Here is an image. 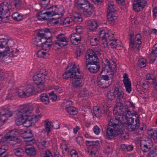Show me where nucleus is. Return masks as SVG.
<instances>
[{"label": "nucleus", "instance_id": "obj_18", "mask_svg": "<svg viewBox=\"0 0 157 157\" xmlns=\"http://www.w3.org/2000/svg\"><path fill=\"white\" fill-rule=\"evenodd\" d=\"M75 4L82 10L87 8L90 4L88 0H75Z\"/></svg>", "mask_w": 157, "mask_h": 157}, {"label": "nucleus", "instance_id": "obj_20", "mask_svg": "<svg viewBox=\"0 0 157 157\" xmlns=\"http://www.w3.org/2000/svg\"><path fill=\"white\" fill-rule=\"evenodd\" d=\"M109 42H110V45L112 48H115L117 49H121L122 44L119 40L114 39L113 38Z\"/></svg>", "mask_w": 157, "mask_h": 157}, {"label": "nucleus", "instance_id": "obj_9", "mask_svg": "<svg viewBox=\"0 0 157 157\" xmlns=\"http://www.w3.org/2000/svg\"><path fill=\"white\" fill-rule=\"evenodd\" d=\"M85 58L86 62V64H90L99 62L95 53L91 50L87 51L86 54Z\"/></svg>", "mask_w": 157, "mask_h": 157}, {"label": "nucleus", "instance_id": "obj_8", "mask_svg": "<svg viewBox=\"0 0 157 157\" xmlns=\"http://www.w3.org/2000/svg\"><path fill=\"white\" fill-rule=\"evenodd\" d=\"M56 38L57 40L52 43L54 46L63 47L67 45L68 39L65 37L64 34L61 33L58 34L56 36Z\"/></svg>", "mask_w": 157, "mask_h": 157}, {"label": "nucleus", "instance_id": "obj_30", "mask_svg": "<svg viewBox=\"0 0 157 157\" xmlns=\"http://www.w3.org/2000/svg\"><path fill=\"white\" fill-rule=\"evenodd\" d=\"M9 5L7 2H3L0 4V15H2L6 12L9 11Z\"/></svg>", "mask_w": 157, "mask_h": 157}, {"label": "nucleus", "instance_id": "obj_4", "mask_svg": "<svg viewBox=\"0 0 157 157\" xmlns=\"http://www.w3.org/2000/svg\"><path fill=\"white\" fill-rule=\"evenodd\" d=\"M47 75L48 73L46 71L44 72L41 71L33 76V79L34 81H36L35 83L37 85V89L38 92H42L44 89L45 77Z\"/></svg>", "mask_w": 157, "mask_h": 157}, {"label": "nucleus", "instance_id": "obj_35", "mask_svg": "<svg viewBox=\"0 0 157 157\" xmlns=\"http://www.w3.org/2000/svg\"><path fill=\"white\" fill-rule=\"evenodd\" d=\"M16 130H12L10 131L5 136L6 140H12L13 138H14L16 136Z\"/></svg>", "mask_w": 157, "mask_h": 157}, {"label": "nucleus", "instance_id": "obj_57", "mask_svg": "<svg viewBox=\"0 0 157 157\" xmlns=\"http://www.w3.org/2000/svg\"><path fill=\"white\" fill-rule=\"evenodd\" d=\"M23 0H14V4L15 7H19L22 3Z\"/></svg>", "mask_w": 157, "mask_h": 157}, {"label": "nucleus", "instance_id": "obj_27", "mask_svg": "<svg viewBox=\"0 0 157 157\" xmlns=\"http://www.w3.org/2000/svg\"><path fill=\"white\" fill-rule=\"evenodd\" d=\"M48 13V11L45 10H42L37 15V17L38 20H48L49 18L48 17H49L47 14Z\"/></svg>", "mask_w": 157, "mask_h": 157}, {"label": "nucleus", "instance_id": "obj_45", "mask_svg": "<svg viewBox=\"0 0 157 157\" xmlns=\"http://www.w3.org/2000/svg\"><path fill=\"white\" fill-rule=\"evenodd\" d=\"M86 143L87 146H93L94 147H92V148H97L96 146H98L99 144V142L98 141H86Z\"/></svg>", "mask_w": 157, "mask_h": 157}, {"label": "nucleus", "instance_id": "obj_37", "mask_svg": "<svg viewBox=\"0 0 157 157\" xmlns=\"http://www.w3.org/2000/svg\"><path fill=\"white\" fill-rule=\"evenodd\" d=\"M7 148L5 145H3L0 147V157H10L6 154V150Z\"/></svg>", "mask_w": 157, "mask_h": 157}, {"label": "nucleus", "instance_id": "obj_47", "mask_svg": "<svg viewBox=\"0 0 157 157\" xmlns=\"http://www.w3.org/2000/svg\"><path fill=\"white\" fill-rule=\"evenodd\" d=\"M101 113V110H100V108L97 107H95L93 109V117L95 116L97 117H99L100 116V114Z\"/></svg>", "mask_w": 157, "mask_h": 157}, {"label": "nucleus", "instance_id": "obj_50", "mask_svg": "<svg viewBox=\"0 0 157 157\" xmlns=\"http://www.w3.org/2000/svg\"><path fill=\"white\" fill-rule=\"evenodd\" d=\"M52 9L51 11H48L47 13L48 14L49 16V17H52L55 15V6H51L50 7L47 9V10H51Z\"/></svg>", "mask_w": 157, "mask_h": 157}, {"label": "nucleus", "instance_id": "obj_1", "mask_svg": "<svg viewBox=\"0 0 157 157\" xmlns=\"http://www.w3.org/2000/svg\"><path fill=\"white\" fill-rule=\"evenodd\" d=\"M80 74L79 69L74 64L70 69L63 74V78L66 79L69 78H72V82L73 86L81 87L83 83L81 79L82 77L81 75H79Z\"/></svg>", "mask_w": 157, "mask_h": 157}, {"label": "nucleus", "instance_id": "obj_44", "mask_svg": "<svg viewBox=\"0 0 157 157\" xmlns=\"http://www.w3.org/2000/svg\"><path fill=\"white\" fill-rule=\"evenodd\" d=\"M21 136L24 139L29 138H32L33 135L31 131L30 130H29L25 131L21 135Z\"/></svg>", "mask_w": 157, "mask_h": 157}, {"label": "nucleus", "instance_id": "obj_42", "mask_svg": "<svg viewBox=\"0 0 157 157\" xmlns=\"http://www.w3.org/2000/svg\"><path fill=\"white\" fill-rule=\"evenodd\" d=\"M84 47L83 46H79L78 47L76 50V54L77 57L78 58V57L82 55L84 50Z\"/></svg>", "mask_w": 157, "mask_h": 157}, {"label": "nucleus", "instance_id": "obj_43", "mask_svg": "<svg viewBox=\"0 0 157 157\" xmlns=\"http://www.w3.org/2000/svg\"><path fill=\"white\" fill-rule=\"evenodd\" d=\"M66 109L67 112L72 115H75L77 113L76 109L74 107L72 106L67 107Z\"/></svg>", "mask_w": 157, "mask_h": 157}, {"label": "nucleus", "instance_id": "obj_3", "mask_svg": "<svg viewBox=\"0 0 157 157\" xmlns=\"http://www.w3.org/2000/svg\"><path fill=\"white\" fill-rule=\"evenodd\" d=\"M28 110L25 113V120L24 125L26 127H29L32 125L33 123H34L38 121L39 118L41 117L40 114L37 115H33L31 116L30 114L32 112L33 109L32 105H29Z\"/></svg>", "mask_w": 157, "mask_h": 157}, {"label": "nucleus", "instance_id": "obj_61", "mask_svg": "<svg viewBox=\"0 0 157 157\" xmlns=\"http://www.w3.org/2000/svg\"><path fill=\"white\" fill-rule=\"evenodd\" d=\"M76 140L79 144L81 145L82 144L83 138L82 137L80 136H78L77 137Z\"/></svg>", "mask_w": 157, "mask_h": 157}, {"label": "nucleus", "instance_id": "obj_16", "mask_svg": "<svg viewBox=\"0 0 157 157\" xmlns=\"http://www.w3.org/2000/svg\"><path fill=\"white\" fill-rule=\"evenodd\" d=\"M124 93L122 92L121 90L120 92L117 95V98L116 101V105L118 107L119 110L125 108L123 106V103L121 100L124 96Z\"/></svg>", "mask_w": 157, "mask_h": 157}, {"label": "nucleus", "instance_id": "obj_29", "mask_svg": "<svg viewBox=\"0 0 157 157\" xmlns=\"http://www.w3.org/2000/svg\"><path fill=\"white\" fill-rule=\"evenodd\" d=\"M13 113L8 112L0 115V124L2 125L7 120V117L12 116Z\"/></svg>", "mask_w": 157, "mask_h": 157}, {"label": "nucleus", "instance_id": "obj_59", "mask_svg": "<svg viewBox=\"0 0 157 157\" xmlns=\"http://www.w3.org/2000/svg\"><path fill=\"white\" fill-rule=\"evenodd\" d=\"M11 141H13L14 144H21L22 143V140L19 138L15 137L14 138H13V139Z\"/></svg>", "mask_w": 157, "mask_h": 157}, {"label": "nucleus", "instance_id": "obj_6", "mask_svg": "<svg viewBox=\"0 0 157 157\" xmlns=\"http://www.w3.org/2000/svg\"><path fill=\"white\" fill-rule=\"evenodd\" d=\"M29 105H23L20 107L19 110L16 113L17 116L16 120V124L18 126L24 124L25 120V113L28 110Z\"/></svg>", "mask_w": 157, "mask_h": 157}, {"label": "nucleus", "instance_id": "obj_24", "mask_svg": "<svg viewBox=\"0 0 157 157\" xmlns=\"http://www.w3.org/2000/svg\"><path fill=\"white\" fill-rule=\"evenodd\" d=\"M49 49H42L39 50L37 54V56L40 58H47L50 55L49 52Z\"/></svg>", "mask_w": 157, "mask_h": 157}, {"label": "nucleus", "instance_id": "obj_36", "mask_svg": "<svg viewBox=\"0 0 157 157\" xmlns=\"http://www.w3.org/2000/svg\"><path fill=\"white\" fill-rule=\"evenodd\" d=\"M99 78L98 80V84L101 88H107L111 84V83H109Z\"/></svg>", "mask_w": 157, "mask_h": 157}, {"label": "nucleus", "instance_id": "obj_32", "mask_svg": "<svg viewBox=\"0 0 157 157\" xmlns=\"http://www.w3.org/2000/svg\"><path fill=\"white\" fill-rule=\"evenodd\" d=\"M51 122L48 120H46L44 121L45 129L42 130L41 132L45 133L47 132L48 134L51 131V128L52 127Z\"/></svg>", "mask_w": 157, "mask_h": 157}, {"label": "nucleus", "instance_id": "obj_38", "mask_svg": "<svg viewBox=\"0 0 157 157\" xmlns=\"http://www.w3.org/2000/svg\"><path fill=\"white\" fill-rule=\"evenodd\" d=\"M104 62L105 63H104V64L102 65V67H108L109 70H110L111 72H113L114 70H115L116 69V65L114 64V65H112V66H114V67H113L114 68V69H113V67L110 65V63L109 60H108L107 59H104Z\"/></svg>", "mask_w": 157, "mask_h": 157}, {"label": "nucleus", "instance_id": "obj_39", "mask_svg": "<svg viewBox=\"0 0 157 157\" xmlns=\"http://www.w3.org/2000/svg\"><path fill=\"white\" fill-rule=\"evenodd\" d=\"M147 133L154 140H157V131L151 129L147 131Z\"/></svg>", "mask_w": 157, "mask_h": 157}, {"label": "nucleus", "instance_id": "obj_55", "mask_svg": "<svg viewBox=\"0 0 157 157\" xmlns=\"http://www.w3.org/2000/svg\"><path fill=\"white\" fill-rule=\"evenodd\" d=\"M19 52V50L17 49H15V51L14 52L13 51H12L9 54V56L11 57H17L18 55V53Z\"/></svg>", "mask_w": 157, "mask_h": 157}, {"label": "nucleus", "instance_id": "obj_62", "mask_svg": "<svg viewBox=\"0 0 157 157\" xmlns=\"http://www.w3.org/2000/svg\"><path fill=\"white\" fill-rule=\"evenodd\" d=\"M94 133L96 135H98L100 132V129L97 126H95L93 128Z\"/></svg>", "mask_w": 157, "mask_h": 157}, {"label": "nucleus", "instance_id": "obj_34", "mask_svg": "<svg viewBox=\"0 0 157 157\" xmlns=\"http://www.w3.org/2000/svg\"><path fill=\"white\" fill-rule=\"evenodd\" d=\"M140 147L142 151L144 152L148 151L151 148L149 142H147L146 143H141Z\"/></svg>", "mask_w": 157, "mask_h": 157}, {"label": "nucleus", "instance_id": "obj_40", "mask_svg": "<svg viewBox=\"0 0 157 157\" xmlns=\"http://www.w3.org/2000/svg\"><path fill=\"white\" fill-rule=\"evenodd\" d=\"M40 99L44 104L47 105L49 103V99L46 94H43L40 96Z\"/></svg>", "mask_w": 157, "mask_h": 157}, {"label": "nucleus", "instance_id": "obj_26", "mask_svg": "<svg viewBox=\"0 0 157 157\" xmlns=\"http://www.w3.org/2000/svg\"><path fill=\"white\" fill-rule=\"evenodd\" d=\"M117 136H118L122 140H125L128 138V134L127 133H124L121 129L114 132L112 137Z\"/></svg>", "mask_w": 157, "mask_h": 157}, {"label": "nucleus", "instance_id": "obj_53", "mask_svg": "<svg viewBox=\"0 0 157 157\" xmlns=\"http://www.w3.org/2000/svg\"><path fill=\"white\" fill-rule=\"evenodd\" d=\"M80 94L83 97H88L89 96V92L87 89L86 88H84L81 92Z\"/></svg>", "mask_w": 157, "mask_h": 157}, {"label": "nucleus", "instance_id": "obj_2", "mask_svg": "<svg viewBox=\"0 0 157 157\" xmlns=\"http://www.w3.org/2000/svg\"><path fill=\"white\" fill-rule=\"evenodd\" d=\"M118 118L116 115L114 119H110L109 121L106 132V135L109 138H111L114 132L121 129L123 126L122 122Z\"/></svg>", "mask_w": 157, "mask_h": 157}, {"label": "nucleus", "instance_id": "obj_12", "mask_svg": "<svg viewBox=\"0 0 157 157\" xmlns=\"http://www.w3.org/2000/svg\"><path fill=\"white\" fill-rule=\"evenodd\" d=\"M113 34L111 33L105 32L104 30L100 31L99 33V37L105 42L109 41L113 38Z\"/></svg>", "mask_w": 157, "mask_h": 157}, {"label": "nucleus", "instance_id": "obj_28", "mask_svg": "<svg viewBox=\"0 0 157 157\" xmlns=\"http://www.w3.org/2000/svg\"><path fill=\"white\" fill-rule=\"evenodd\" d=\"M44 33H39L38 34V37L50 39L52 36L51 33L49 29H46L44 30Z\"/></svg>", "mask_w": 157, "mask_h": 157}, {"label": "nucleus", "instance_id": "obj_54", "mask_svg": "<svg viewBox=\"0 0 157 157\" xmlns=\"http://www.w3.org/2000/svg\"><path fill=\"white\" fill-rule=\"evenodd\" d=\"M56 94L54 93V91H52L49 93V94L53 101H56L57 99V96Z\"/></svg>", "mask_w": 157, "mask_h": 157}, {"label": "nucleus", "instance_id": "obj_33", "mask_svg": "<svg viewBox=\"0 0 157 157\" xmlns=\"http://www.w3.org/2000/svg\"><path fill=\"white\" fill-rule=\"evenodd\" d=\"M55 6V15H59V17H54L50 19L51 22L52 21V20L55 19V20H57V19H58L60 18L63 15V13L62 11L63 9L62 8H57V6Z\"/></svg>", "mask_w": 157, "mask_h": 157}, {"label": "nucleus", "instance_id": "obj_22", "mask_svg": "<svg viewBox=\"0 0 157 157\" xmlns=\"http://www.w3.org/2000/svg\"><path fill=\"white\" fill-rule=\"evenodd\" d=\"M25 148V153L29 156L35 155L36 154L35 149L34 147L31 145L26 146Z\"/></svg>", "mask_w": 157, "mask_h": 157}, {"label": "nucleus", "instance_id": "obj_7", "mask_svg": "<svg viewBox=\"0 0 157 157\" xmlns=\"http://www.w3.org/2000/svg\"><path fill=\"white\" fill-rule=\"evenodd\" d=\"M8 42L7 39H0V60H2L10 51L9 48L7 45Z\"/></svg>", "mask_w": 157, "mask_h": 157}, {"label": "nucleus", "instance_id": "obj_25", "mask_svg": "<svg viewBox=\"0 0 157 157\" xmlns=\"http://www.w3.org/2000/svg\"><path fill=\"white\" fill-rule=\"evenodd\" d=\"M86 23L87 28L91 31L96 29L98 27L96 21L94 20H87Z\"/></svg>", "mask_w": 157, "mask_h": 157}, {"label": "nucleus", "instance_id": "obj_23", "mask_svg": "<svg viewBox=\"0 0 157 157\" xmlns=\"http://www.w3.org/2000/svg\"><path fill=\"white\" fill-rule=\"evenodd\" d=\"M156 44H155L149 56L150 59V62L151 63L154 62L157 57V47H156Z\"/></svg>", "mask_w": 157, "mask_h": 157}, {"label": "nucleus", "instance_id": "obj_64", "mask_svg": "<svg viewBox=\"0 0 157 157\" xmlns=\"http://www.w3.org/2000/svg\"><path fill=\"white\" fill-rule=\"evenodd\" d=\"M70 153L72 157H78V153L74 150H71Z\"/></svg>", "mask_w": 157, "mask_h": 157}, {"label": "nucleus", "instance_id": "obj_10", "mask_svg": "<svg viewBox=\"0 0 157 157\" xmlns=\"http://www.w3.org/2000/svg\"><path fill=\"white\" fill-rule=\"evenodd\" d=\"M120 110L121 111L119 112L118 111L115 110L113 111V113L118 116L119 118L118 119H120L121 121H124V120H127L128 117L127 115L129 116L131 112L128 109L125 108L122 109Z\"/></svg>", "mask_w": 157, "mask_h": 157}, {"label": "nucleus", "instance_id": "obj_15", "mask_svg": "<svg viewBox=\"0 0 157 157\" xmlns=\"http://www.w3.org/2000/svg\"><path fill=\"white\" fill-rule=\"evenodd\" d=\"M121 88L119 87H115L113 92H109L107 94V97L109 100L112 101L115 98L116 95L119 93L121 90Z\"/></svg>", "mask_w": 157, "mask_h": 157}, {"label": "nucleus", "instance_id": "obj_56", "mask_svg": "<svg viewBox=\"0 0 157 157\" xmlns=\"http://www.w3.org/2000/svg\"><path fill=\"white\" fill-rule=\"evenodd\" d=\"M50 0H42L40 2L41 5L43 7H46L49 3Z\"/></svg>", "mask_w": 157, "mask_h": 157}, {"label": "nucleus", "instance_id": "obj_21", "mask_svg": "<svg viewBox=\"0 0 157 157\" xmlns=\"http://www.w3.org/2000/svg\"><path fill=\"white\" fill-rule=\"evenodd\" d=\"M117 13L112 14L109 13L107 14V18L108 22L110 24L113 25L117 21Z\"/></svg>", "mask_w": 157, "mask_h": 157}, {"label": "nucleus", "instance_id": "obj_63", "mask_svg": "<svg viewBox=\"0 0 157 157\" xmlns=\"http://www.w3.org/2000/svg\"><path fill=\"white\" fill-rule=\"evenodd\" d=\"M44 155V157H53L50 151L48 150H47L45 151Z\"/></svg>", "mask_w": 157, "mask_h": 157}, {"label": "nucleus", "instance_id": "obj_49", "mask_svg": "<svg viewBox=\"0 0 157 157\" xmlns=\"http://www.w3.org/2000/svg\"><path fill=\"white\" fill-rule=\"evenodd\" d=\"M9 11L6 12V13L1 15L2 16V21L4 22H6L8 21L9 19L8 18L10 17V14L9 13Z\"/></svg>", "mask_w": 157, "mask_h": 157}, {"label": "nucleus", "instance_id": "obj_17", "mask_svg": "<svg viewBox=\"0 0 157 157\" xmlns=\"http://www.w3.org/2000/svg\"><path fill=\"white\" fill-rule=\"evenodd\" d=\"M83 14L86 17H90L93 13L94 10L93 5L90 4L87 8L83 9Z\"/></svg>", "mask_w": 157, "mask_h": 157}, {"label": "nucleus", "instance_id": "obj_48", "mask_svg": "<svg viewBox=\"0 0 157 157\" xmlns=\"http://www.w3.org/2000/svg\"><path fill=\"white\" fill-rule=\"evenodd\" d=\"M114 5L109 3L108 5V9L107 10V14L109 13L112 14L113 13H116V11L113 7Z\"/></svg>", "mask_w": 157, "mask_h": 157}, {"label": "nucleus", "instance_id": "obj_19", "mask_svg": "<svg viewBox=\"0 0 157 157\" xmlns=\"http://www.w3.org/2000/svg\"><path fill=\"white\" fill-rule=\"evenodd\" d=\"M13 152L17 157H23L25 154V147H19L14 148L13 150Z\"/></svg>", "mask_w": 157, "mask_h": 157}, {"label": "nucleus", "instance_id": "obj_13", "mask_svg": "<svg viewBox=\"0 0 157 157\" xmlns=\"http://www.w3.org/2000/svg\"><path fill=\"white\" fill-rule=\"evenodd\" d=\"M123 77L124 78L123 82L125 87L126 91L128 93H130L132 90L131 83L129 79L128 78V74L126 73H124Z\"/></svg>", "mask_w": 157, "mask_h": 157}, {"label": "nucleus", "instance_id": "obj_5", "mask_svg": "<svg viewBox=\"0 0 157 157\" xmlns=\"http://www.w3.org/2000/svg\"><path fill=\"white\" fill-rule=\"evenodd\" d=\"M35 90L33 85L27 84L19 87L17 91L18 95L21 98H25L31 95Z\"/></svg>", "mask_w": 157, "mask_h": 157}, {"label": "nucleus", "instance_id": "obj_58", "mask_svg": "<svg viewBox=\"0 0 157 157\" xmlns=\"http://www.w3.org/2000/svg\"><path fill=\"white\" fill-rule=\"evenodd\" d=\"M136 41L135 40L130 41V46L129 48L131 50H133L136 47Z\"/></svg>", "mask_w": 157, "mask_h": 157}, {"label": "nucleus", "instance_id": "obj_52", "mask_svg": "<svg viewBox=\"0 0 157 157\" xmlns=\"http://www.w3.org/2000/svg\"><path fill=\"white\" fill-rule=\"evenodd\" d=\"M147 157H157L156 150L155 149L154 150H151L148 153Z\"/></svg>", "mask_w": 157, "mask_h": 157}, {"label": "nucleus", "instance_id": "obj_41", "mask_svg": "<svg viewBox=\"0 0 157 157\" xmlns=\"http://www.w3.org/2000/svg\"><path fill=\"white\" fill-rule=\"evenodd\" d=\"M12 17L15 21H20L23 19V15L18 12H16L13 13L12 15Z\"/></svg>", "mask_w": 157, "mask_h": 157}, {"label": "nucleus", "instance_id": "obj_11", "mask_svg": "<svg viewBox=\"0 0 157 157\" xmlns=\"http://www.w3.org/2000/svg\"><path fill=\"white\" fill-rule=\"evenodd\" d=\"M147 4L145 0H135L133 4V8L134 10L138 12L141 11Z\"/></svg>", "mask_w": 157, "mask_h": 157}, {"label": "nucleus", "instance_id": "obj_46", "mask_svg": "<svg viewBox=\"0 0 157 157\" xmlns=\"http://www.w3.org/2000/svg\"><path fill=\"white\" fill-rule=\"evenodd\" d=\"M41 37H37L34 39L33 41V44L36 47H41L42 44Z\"/></svg>", "mask_w": 157, "mask_h": 157}, {"label": "nucleus", "instance_id": "obj_60", "mask_svg": "<svg viewBox=\"0 0 157 157\" xmlns=\"http://www.w3.org/2000/svg\"><path fill=\"white\" fill-rule=\"evenodd\" d=\"M54 93L58 94L62 92V90L58 86H56L54 88Z\"/></svg>", "mask_w": 157, "mask_h": 157}, {"label": "nucleus", "instance_id": "obj_51", "mask_svg": "<svg viewBox=\"0 0 157 157\" xmlns=\"http://www.w3.org/2000/svg\"><path fill=\"white\" fill-rule=\"evenodd\" d=\"M138 65L141 68L145 67L146 65V60L144 59H140L138 60Z\"/></svg>", "mask_w": 157, "mask_h": 157}, {"label": "nucleus", "instance_id": "obj_14", "mask_svg": "<svg viewBox=\"0 0 157 157\" xmlns=\"http://www.w3.org/2000/svg\"><path fill=\"white\" fill-rule=\"evenodd\" d=\"M99 62L97 63H93L89 64H86L85 67L91 73H97L100 68Z\"/></svg>", "mask_w": 157, "mask_h": 157}, {"label": "nucleus", "instance_id": "obj_31", "mask_svg": "<svg viewBox=\"0 0 157 157\" xmlns=\"http://www.w3.org/2000/svg\"><path fill=\"white\" fill-rule=\"evenodd\" d=\"M146 79L149 80L150 79H152V81L151 82L152 84L154 86L155 89L157 90V80H156V77L154 76L152 74H147L146 75Z\"/></svg>", "mask_w": 157, "mask_h": 157}]
</instances>
